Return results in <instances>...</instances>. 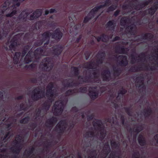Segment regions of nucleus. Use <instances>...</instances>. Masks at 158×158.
<instances>
[{
	"label": "nucleus",
	"mask_w": 158,
	"mask_h": 158,
	"mask_svg": "<svg viewBox=\"0 0 158 158\" xmlns=\"http://www.w3.org/2000/svg\"><path fill=\"white\" fill-rule=\"evenodd\" d=\"M75 126V124L74 123H71L69 125V128H71V129H73Z\"/></svg>",
	"instance_id": "774afa93"
},
{
	"label": "nucleus",
	"mask_w": 158,
	"mask_h": 158,
	"mask_svg": "<svg viewBox=\"0 0 158 158\" xmlns=\"http://www.w3.org/2000/svg\"><path fill=\"white\" fill-rule=\"evenodd\" d=\"M121 123L123 125H125V118L123 115H122L121 117Z\"/></svg>",
	"instance_id": "3c124183"
},
{
	"label": "nucleus",
	"mask_w": 158,
	"mask_h": 158,
	"mask_svg": "<svg viewBox=\"0 0 158 158\" xmlns=\"http://www.w3.org/2000/svg\"><path fill=\"white\" fill-rule=\"evenodd\" d=\"M51 59L49 58H46L43 60V62L41 64V66L43 67L42 69H47L49 67L52 66V62L51 61Z\"/></svg>",
	"instance_id": "ddd939ff"
},
{
	"label": "nucleus",
	"mask_w": 158,
	"mask_h": 158,
	"mask_svg": "<svg viewBox=\"0 0 158 158\" xmlns=\"http://www.w3.org/2000/svg\"><path fill=\"white\" fill-rule=\"evenodd\" d=\"M109 40L108 37L106 35H103L102 36L98 37L97 40L98 41H102L104 42H106Z\"/></svg>",
	"instance_id": "b1692460"
},
{
	"label": "nucleus",
	"mask_w": 158,
	"mask_h": 158,
	"mask_svg": "<svg viewBox=\"0 0 158 158\" xmlns=\"http://www.w3.org/2000/svg\"><path fill=\"white\" fill-rule=\"evenodd\" d=\"M20 55V52H16L13 58V61L15 64H17L18 62L19 57Z\"/></svg>",
	"instance_id": "cd10ccee"
},
{
	"label": "nucleus",
	"mask_w": 158,
	"mask_h": 158,
	"mask_svg": "<svg viewBox=\"0 0 158 158\" xmlns=\"http://www.w3.org/2000/svg\"><path fill=\"white\" fill-rule=\"evenodd\" d=\"M20 108L21 110L26 111L27 110V107L25 106L24 104L23 103H22L20 105Z\"/></svg>",
	"instance_id": "ea45409f"
},
{
	"label": "nucleus",
	"mask_w": 158,
	"mask_h": 158,
	"mask_svg": "<svg viewBox=\"0 0 158 158\" xmlns=\"http://www.w3.org/2000/svg\"><path fill=\"white\" fill-rule=\"evenodd\" d=\"M94 115L92 114L90 115L87 116V120L88 121H91L93 120L94 118Z\"/></svg>",
	"instance_id": "de8ad7c7"
},
{
	"label": "nucleus",
	"mask_w": 158,
	"mask_h": 158,
	"mask_svg": "<svg viewBox=\"0 0 158 158\" xmlns=\"http://www.w3.org/2000/svg\"><path fill=\"white\" fill-rule=\"evenodd\" d=\"M41 113V110L38 109L36 111L35 113V115L37 117H39L40 116Z\"/></svg>",
	"instance_id": "49530a36"
},
{
	"label": "nucleus",
	"mask_w": 158,
	"mask_h": 158,
	"mask_svg": "<svg viewBox=\"0 0 158 158\" xmlns=\"http://www.w3.org/2000/svg\"><path fill=\"white\" fill-rule=\"evenodd\" d=\"M118 59H120L121 60L120 62V64L123 66H125L128 64V62L127 59V57L126 56L121 55L119 56Z\"/></svg>",
	"instance_id": "a211bd4d"
},
{
	"label": "nucleus",
	"mask_w": 158,
	"mask_h": 158,
	"mask_svg": "<svg viewBox=\"0 0 158 158\" xmlns=\"http://www.w3.org/2000/svg\"><path fill=\"white\" fill-rule=\"evenodd\" d=\"M103 59V57H101V58H100L99 60H98L97 61V62L98 63H102V61Z\"/></svg>",
	"instance_id": "0e129e2a"
},
{
	"label": "nucleus",
	"mask_w": 158,
	"mask_h": 158,
	"mask_svg": "<svg viewBox=\"0 0 158 158\" xmlns=\"http://www.w3.org/2000/svg\"><path fill=\"white\" fill-rule=\"evenodd\" d=\"M16 45L15 43H13L10 45L9 46L10 48L11 49L15 50L14 47H15Z\"/></svg>",
	"instance_id": "8fccbe9b"
},
{
	"label": "nucleus",
	"mask_w": 158,
	"mask_h": 158,
	"mask_svg": "<svg viewBox=\"0 0 158 158\" xmlns=\"http://www.w3.org/2000/svg\"><path fill=\"white\" fill-rule=\"evenodd\" d=\"M74 70V74L75 77H78L79 75V70Z\"/></svg>",
	"instance_id": "09e8293b"
},
{
	"label": "nucleus",
	"mask_w": 158,
	"mask_h": 158,
	"mask_svg": "<svg viewBox=\"0 0 158 158\" xmlns=\"http://www.w3.org/2000/svg\"><path fill=\"white\" fill-rule=\"evenodd\" d=\"M23 98V95H20V96H19L17 97L16 98H15V99L17 100H20L22 99Z\"/></svg>",
	"instance_id": "052dcab7"
},
{
	"label": "nucleus",
	"mask_w": 158,
	"mask_h": 158,
	"mask_svg": "<svg viewBox=\"0 0 158 158\" xmlns=\"http://www.w3.org/2000/svg\"><path fill=\"white\" fill-rule=\"evenodd\" d=\"M89 131V134L90 135L91 137H94V132L92 131Z\"/></svg>",
	"instance_id": "338daca9"
},
{
	"label": "nucleus",
	"mask_w": 158,
	"mask_h": 158,
	"mask_svg": "<svg viewBox=\"0 0 158 158\" xmlns=\"http://www.w3.org/2000/svg\"><path fill=\"white\" fill-rule=\"evenodd\" d=\"M74 89H69L65 93V94L67 96H69L75 93Z\"/></svg>",
	"instance_id": "473e14b6"
},
{
	"label": "nucleus",
	"mask_w": 158,
	"mask_h": 158,
	"mask_svg": "<svg viewBox=\"0 0 158 158\" xmlns=\"http://www.w3.org/2000/svg\"><path fill=\"white\" fill-rule=\"evenodd\" d=\"M85 68L87 69H94L91 64L90 62H87L85 64Z\"/></svg>",
	"instance_id": "e433bc0d"
},
{
	"label": "nucleus",
	"mask_w": 158,
	"mask_h": 158,
	"mask_svg": "<svg viewBox=\"0 0 158 158\" xmlns=\"http://www.w3.org/2000/svg\"><path fill=\"white\" fill-rule=\"evenodd\" d=\"M120 153L114 151L110 153L108 158H120Z\"/></svg>",
	"instance_id": "aec40b11"
},
{
	"label": "nucleus",
	"mask_w": 158,
	"mask_h": 158,
	"mask_svg": "<svg viewBox=\"0 0 158 158\" xmlns=\"http://www.w3.org/2000/svg\"><path fill=\"white\" fill-rule=\"evenodd\" d=\"M31 82L33 83H36L37 82V80L36 78H33L31 80Z\"/></svg>",
	"instance_id": "e2e57ef3"
},
{
	"label": "nucleus",
	"mask_w": 158,
	"mask_h": 158,
	"mask_svg": "<svg viewBox=\"0 0 158 158\" xmlns=\"http://www.w3.org/2000/svg\"><path fill=\"white\" fill-rule=\"evenodd\" d=\"M101 74V77L103 81H109L111 79L110 70H104Z\"/></svg>",
	"instance_id": "9b49d317"
},
{
	"label": "nucleus",
	"mask_w": 158,
	"mask_h": 158,
	"mask_svg": "<svg viewBox=\"0 0 158 158\" xmlns=\"http://www.w3.org/2000/svg\"><path fill=\"white\" fill-rule=\"evenodd\" d=\"M85 137L86 138H88L90 137V136L89 131H88L86 132L84 135Z\"/></svg>",
	"instance_id": "4d7b16f0"
},
{
	"label": "nucleus",
	"mask_w": 158,
	"mask_h": 158,
	"mask_svg": "<svg viewBox=\"0 0 158 158\" xmlns=\"http://www.w3.org/2000/svg\"><path fill=\"white\" fill-rule=\"evenodd\" d=\"M154 139L156 140V143L158 144V134H156L154 136Z\"/></svg>",
	"instance_id": "bf43d9fd"
},
{
	"label": "nucleus",
	"mask_w": 158,
	"mask_h": 158,
	"mask_svg": "<svg viewBox=\"0 0 158 158\" xmlns=\"http://www.w3.org/2000/svg\"><path fill=\"white\" fill-rule=\"evenodd\" d=\"M91 154H95V155L93 156H89L88 157V158H96L97 154H96V152L95 150H93L91 151Z\"/></svg>",
	"instance_id": "79ce46f5"
},
{
	"label": "nucleus",
	"mask_w": 158,
	"mask_h": 158,
	"mask_svg": "<svg viewBox=\"0 0 158 158\" xmlns=\"http://www.w3.org/2000/svg\"><path fill=\"white\" fill-rule=\"evenodd\" d=\"M104 6L100 5L99 6L95 7L89 13V15H91L93 16H94V14H96V11H98L99 9L102 8Z\"/></svg>",
	"instance_id": "5701e85b"
},
{
	"label": "nucleus",
	"mask_w": 158,
	"mask_h": 158,
	"mask_svg": "<svg viewBox=\"0 0 158 158\" xmlns=\"http://www.w3.org/2000/svg\"><path fill=\"white\" fill-rule=\"evenodd\" d=\"M50 106V105L48 101H46L42 105V109L46 111H48Z\"/></svg>",
	"instance_id": "6ab92c4d"
},
{
	"label": "nucleus",
	"mask_w": 158,
	"mask_h": 158,
	"mask_svg": "<svg viewBox=\"0 0 158 158\" xmlns=\"http://www.w3.org/2000/svg\"><path fill=\"white\" fill-rule=\"evenodd\" d=\"M138 143L141 146H144L146 144V141L142 135L140 134L138 138Z\"/></svg>",
	"instance_id": "dca6fc26"
},
{
	"label": "nucleus",
	"mask_w": 158,
	"mask_h": 158,
	"mask_svg": "<svg viewBox=\"0 0 158 158\" xmlns=\"http://www.w3.org/2000/svg\"><path fill=\"white\" fill-rule=\"evenodd\" d=\"M55 9H51L49 11L48 10H46L45 11V15H46L48 14L49 13H52L55 12Z\"/></svg>",
	"instance_id": "c03bdc74"
},
{
	"label": "nucleus",
	"mask_w": 158,
	"mask_h": 158,
	"mask_svg": "<svg viewBox=\"0 0 158 158\" xmlns=\"http://www.w3.org/2000/svg\"><path fill=\"white\" fill-rule=\"evenodd\" d=\"M43 48H37L34 52V57H32L31 55L33 53L32 51H30L26 55L25 59L24 62L25 63H28L32 61H36L40 57V56L43 55Z\"/></svg>",
	"instance_id": "f257e3e1"
},
{
	"label": "nucleus",
	"mask_w": 158,
	"mask_h": 158,
	"mask_svg": "<svg viewBox=\"0 0 158 158\" xmlns=\"http://www.w3.org/2000/svg\"><path fill=\"white\" fill-rule=\"evenodd\" d=\"M72 110L76 112H77L78 111V109L76 106L73 107H72Z\"/></svg>",
	"instance_id": "680f3d73"
},
{
	"label": "nucleus",
	"mask_w": 158,
	"mask_h": 158,
	"mask_svg": "<svg viewBox=\"0 0 158 158\" xmlns=\"http://www.w3.org/2000/svg\"><path fill=\"white\" fill-rule=\"evenodd\" d=\"M127 52L126 51L125 49L124 48H121V50L120 51L119 53H120L122 54H126L127 53Z\"/></svg>",
	"instance_id": "603ef678"
},
{
	"label": "nucleus",
	"mask_w": 158,
	"mask_h": 158,
	"mask_svg": "<svg viewBox=\"0 0 158 158\" xmlns=\"http://www.w3.org/2000/svg\"><path fill=\"white\" fill-rule=\"evenodd\" d=\"M54 83L52 82H50L46 87V96L48 99L51 102L54 100Z\"/></svg>",
	"instance_id": "0eeeda50"
},
{
	"label": "nucleus",
	"mask_w": 158,
	"mask_h": 158,
	"mask_svg": "<svg viewBox=\"0 0 158 158\" xmlns=\"http://www.w3.org/2000/svg\"><path fill=\"white\" fill-rule=\"evenodd\" d=\"M18 139L19 141L16 140L14 142L15 145L10 148L11 152L15 154L12 156L11 158H18V156L22 149V144L20 143L21 139L19 138Z\"/></svg>",
	"instance_id": "423d86ee"
},
{
	"label": "nucleus",
	"mask_w": 158,
	"mask_h": 158,
	"mask_svg": "<svg viewBox=\"0 0 158 158\" xmlns=\"http://www.w3.org/2000/svg\"><path fill=\"white\" fill-rule=\"evenodd\" d=\"M102 122L101 120L97 119L95 122H93V125L94 127H96L98 129H100L101 128Z\"/></svg>",
	"instance_id": "412c9836"
},
{
	"label": "nucleus",
	"mask_w": 158,
	"mask_h": 158,
	"mask_svg": "<svg viewBox=\"0 0 158 158\" xmlns=\"http://www.w3.org/2000/svg\"><path fill=\"white\" fill-rule=\"evenodd\" d=\"M91 70H84V75L82 76L80 75L78 77V79L81 83H88L90 79H91L92 74Z\"/></svg>",
	"instance_id": "6e6552de"
},
{
	"label": "nucleus",
	"mask_w": 158,
	"mask_h": 158,
	"mask_svg": "<svg viewBox=\"0 0 158 158\" xmlns=\"http://www.w3.org/2000/svg\"><path fill=\"white\" fill-rule=\"evenodd\" d=\"M62 35V34L59 29H56L53 34H52V32L50 31L44 32L42 35V40L39 45H40L42 44L44 40L48 39L51 36H52V38L56 40H59L61 38Z\"/></svg>",
	"instance_id": "7ed1b4c3"
},
{
	"label": "nucleus",
	"mask_w": 158,
	"mask_h": 158,
	"mask_svg": "<svg viewBox=\"0 0 158 158\" xmlns=\"http://www.w3.org/2000/svg\"><path fill=\"white\" fill-rule=\"evenodd\" d=\"M57 118L53 116L48 119L45 122V126L48 127H52L57 122Z\"/></svg>",
	"instance_id": "f8f14e48"
},
{
	"label": "nucleus",
	"mask_w": 158,
	"mask_h": 158,
	"mask_svg": "<svg viewBox=\"0 0 158 158\" xmlns=\"http://www.w3.org/2000/svg\"><path fill=\"white\" fill-rule=\"evenodd\" d=\"M87 91V89L86 87H81L79 88L78 90V92L85 93H86Z\"/></svg>",
	"instance_id": "2f4dec72"
},
{
	"label": "nucleus",
	"mask_w": 158,
	"mask_h": 158,
	"mask_svg": "<svg viewBox=\"0 0 158 158\" xmlns=\"http://www.w3.org/2000/svg\"><path fill=\"white\" fill-rule=\"evenodd\" d=\"M55 107L54 114L56 116H58L63 112L64 108V103L62 101L56 102L54 105Z\"/></svg>",
	"instance_id": "1a4fd4ad"
},
{
	"label": "nucleus",
	"mask_w": 158,
	"mask_h": 158,
	"mask_svg": "<svg viewBox=\"0 0 158 158\" xmlns=\"http://www.w3.org/2000/svg\"><path fill=\"white\" fill-rule=\"evenodd\" d=\"M89 95L92 100H95L98 96V91L95 90H90L89 91Z\"/></svg>",
	"instance_id": "2eb2a0df"
},
{
	"label": "nucleus",
	"mask_w": 158,
	"mask_h": 158,
	"mask_svg": "<svg viewBox=\"0 0 158 158\" xmlns=\"http://www.w3.org/2000/svg\"><path fill=\"white\" fill-rule=\"evenodd\" d=\"M117 8V6L115 5H113L111 6L108 9L107 11L108 12L112 11L115 10Z\"/></svg>",
	"instance_id": "a19ab883"
},
{
	"label": "nucleus",
	"mask_w": 158,
	"mask_h": 158,
	"mask_svg": "<svg viewBox=\"0 0 158 158\" xmlns=\"http://www.w3.org/2000/svg\"><path fill=\"white\" fill-rule=\"evenodd\" d=\"M114 21H109L107 24V27L108 28H111L114 27Z\"/></svg>",
	"instance_id": "4c0bfd02"
},
{
	"label": "nucleus",
	"mask_w": 158,
	"mask_h": 158,
	"mask_svg": "<svg viewBox=\"0 0 158 158\" xmlns=\"http://www.w3.org/2000/svg\"><path fill=\"white\" fill-rule=\"evenodd\" d=\"M16 11L15 10H14L11 12V13L10 14H8L6 15V16L8 17H10L14 15H15L16 14Z\"/></svg>",
	"instance_id": "37998d69"
},
{
	"label": "nucleus",
	"mask_w": 158,
	"mask_h": 158,
	"mask_svg": "<svg viewBox=\"0 0 158 158\" xmlns=\"http://www.w3.org/2000/svg\"><path fill=\"white\" fill-rule=\"evenodd\" d=\"M156 8L155 7H152L148 10V11L149 14H150L151 15H153L156 11Z\"/></svg>",
	"instance_id": "58836bf2"
},
{
	"label": "nucleus",
	"mask_w": 158,
	"mask_h": 158,
	"mask_svg": "<svg viewBox=\"0 0 158 158\" xmlns=\"http://www.w3.org/2000/svg\"><path fill=\"white\" fill-rule=\"evenodd\" d=\"M114 70V76L115 77H118L121 72L122 70Z\"/></svg>",
	"instance_id": "7c9ffc66"
},
{
	"label": "nucleus",
	"mask_w": 158,
	"mask_h": 158,
	"mask_svg": "<svg viewBox=\"0 0 158 158\" xmlns=\"http://www.w3.org/2000/svg\"><path fill=\"white\" fill-rule=\"evenodd\" d=\"M91 73L92 74L91 79L94 80L97 83H99L101 81L99 78L100 74L96 70H92Z\"/></svg>",
	"instance_id": "4468645a"
},
{
	"label": "nucleus",
	"mask_w": 158,
	"mask_h": 158,
	"mask_svg": "<svg viewBox=\"0 0 158 158\" xmlns=\"http://www.w3.org/2000/svg\"><path fill=\"white\" fill-rule=\"evenodd\" d=\"M100 138L101 140H102L105 138L106 135V133L105 132L104 128L100 130Z\"/></svg>",
	"instance_id": "c756f323"
},
{
	"label": "nucleus",
	"mask_w": 158,
	"mask_h": 158,
	"mask_svg": "<svg viewBox=\"0 0 158 158\" xmlns=\"http://www.w3.org/2000/svg\"><path fill=\"white\" fill-rule=\"evenodd\" d=\"M35 150L34 147H32L30 148L29 150L27 151L25 153L24 155L27 157L29 156Z\"/></svg>",
	"instance_id": "a878e982"
},
{
	"label": "nucleus",
	"mask_w": 158,
	"mask_h": 158,
	"mask_svg": "<svg viewBox=\"0 0 158 158\" xmlns=\"http://www.w3.org/2000/svg\"><path fill=\"white\" fill-rule=\"evenodd\" d=\"M29 117L27 116L20 120L19 122L21 124H25L29 122Z\"/></svg>",
	"instance_id": "c85d7f7f"
},
{
	"label": "nucleus",
	"mask_w": 158,
	"mask_h": 158,
	"mask_svg": "<svg viewBox=\"0 0 158 158\" xmlns=\"http://www.w3.org/2000/svg\"><path fill=\"white\" fill-rule=\"evenodd\" d=\"M110 151L111 149L109 143L108 142L105 143L103 147V151L106 155V156L110 153Z\"/></svg>",
	"instance_id": "f3484780"
},
{
	"label": "nucleus",
	"mask_w": 158,
	"mask_h": 158,
	"mask_svg": "<svg viewBox=\"0 0 158 158\" xmlns=\"http://www.w3.org/2000/svg\"><path fill=\"white\" fill-rule=\"evenodd\" d=\"M30 96L31 99L33 101H38L44 97V90L40 87L35 88L31 91Z\"/></svg>",
	"instance_id": "f03ea898"
},
{
	"label": "nucleus",
	"mask_w": 158,
	"mask_h": 158,
	"mask_svg": "<svg viewBox=\"0 0 158 158\" xmlns=\"http://www.w3.org/2000/svg\"><path fill=\"white\" fill-rule=\"evenodd\" d=\"M152 112V111L151 108L149 107L143 111V115L145 117L148 118L151 115Z\"/></svg>",
	"instance_id": "4be33fe9"
},
{
	"label": "nucleus",
	"mask_w": 158,
	"mask_h": 158,
	"mask_svg": "<svg viewBox=\"0 0 158 158\" xmlns=\"http://www.w3.org/2000/svg\"><path fill=\"white\" fill-rule=\"evenodd\" d=\"M68 126V123L65 120L60 121L56 125L55 131L59 133L58 135L60 136L65 131Z\"/></svg>",
	"instance_id": "20e7f679"
},
{
	"label": "nucleus",
	"mask_w": 158,
	"mask_h": 158,
	"mask_svg": "<svg viewBox=\"0 0 158 158\" xmlns=\"http://www.w3.org/2000/svg\"><path fill=\"white\" fill-rule=\"evenodd\" d=\"M10 132L9 131L6 132V133L4 137L3 138L2 140L4 141L6 139V138L10 135Z\"/></svg>",
	"instance_id": "a18cd8bd"
},
{
	"label": "nucleus",
	"mask_w": 158,
	"mask_h": 158,
	"mask_svg": "<svg viewBox=\"0 0 158 158\" xmlns=\"http://www.w3.org/2000/svg\"><path fill=\"white\" fill-rule=\"evenodd\" d=\"M12 124V123H8L6 124V128L8 129V130H10L11 128L10 127L11 126Z\"/></svg>",
	"instance_id": "13d9d810"
},
{
	"label": "nucleus",
	"mask_w": 158,
	"mask_h": 158,
	"mask_svg": "<svg viewBox=\"0 0 158 158\" xmlns=\"http://www.w3.org/2000/svg\"><path fill=\"white\" fill-rule=\"evenodd\" d=\"M73 81L71 82H68L66 83V85H64L65 86H66L67 87H72L73 86Z\"/></svg>",
	"instance_id": "864d4df0"
},
{
	"label": "nucleus",
	"mask_w": 158,
	"mask_h": 158,
	"mask_svg": "<svg viewBox=\"0 0 158 158\" xmlns=\"http://www.w3.org/2000/svg\"><path fill=\"white\" fill-rule=\"evenodd\" d=\"M139 154V152H137L135 153L133 155V156L135 158H139V157L137 156H138Z\"/></svg>",
	"instance_id": "6e6d98bb"
},
{
	"label": "nucleus",
	"mask_w": 158,
	"mask_h": 158,
	"mask_svg": "<svg viewBox=\"0 0 158 158\" xmlns=\"http://www.w3.org/2000/svg\"><path fill=\"white\" fill-rule=\"evenodd\" d=\"M111 147L113 148H116L119 147V145L118 143H117L116 141H111Z\"/></svg>",
	"instance_id": "c9c22d12"
},
{
	"label": "nucleus",
	"mask_w": 158,
	"mask_h": 158,
	"mask_svg": "<svg viewBox=\"0 0 158 158\" xmlns=\"http://www.w3.org/2000/svg\"><path fill=\"white\" fill-rule=\"evenodd\" d=\"M135 81L137 84L136 85L139 88L140 87L139 90V92L141 93L146 89V87L144 83V77L143 76H140L137 77L135 78Z\"/></svg>",
	"instance_id": "9d476101"
},
{
	"label": "nucleus",
	"mask_w": 158,
	"mask_h": 158,
	"mask_svg": "<svg viewBox=\"0 0 158 158\" xmlns=\"http://www.w3.org/2000/svg\"><path fill=\"white\" fill-rule=\"evenodd\" d=\"M128 19L126 17L122 18L120 20V24L121 25L125 27L126 26L127 23Z\"/></svg>",
	"instance_id": "bb28decb"
},
{
	"label": "nucleus",
	"mask_w": 158,
	"mask_h": 158,
	"mask_svg": "<svg viewBox=\"0 0 158 158\" xmlns=\"http://www.w3.org/2000/svg\"><path fill=\"white\" fill-rule=\"evenodd\" d=\"M90 18H89L88 17H86L85 18L84 22L85 23L87 22L89 19Z\"/></svg>",
	"instance_id": "69168bd1"
},
{
	"label": "nucleus",
	"mask_w": 158,
	"mask_h": 158,
	"mask_svg": "<svg viewBox=\"0 0 158 158\" xmlns=\"http://www.w3.org/2000/svg\"><path fill=\"white\" fill-rule=\"evenodd\" d=\"M141 131H142L141 128H140V129H139L138 127H137L136 128L134 132L137 133H138Z\"/></svg>",
	"instance_id": "5fc2aeb1"
},
{
	"label": "nucleus",
	"mask_w": 158,
	"mask_h": 158,
	"mask_svg": "<svg viewBox=\"0 0 158 158\" xmlns=\"http://www.w3.org/2000/svg\"><path fill=\"white\" fill-rule=\"evenodd\" d=\"M42 14V11L40 9L36 10L35 12L31 15L29 18H28V14L25 11H23L19 16L20 19H23V20L27 18L28 19L32 20L36 19L39 17Z\"/></svg>",
	"instance_id": "39448f33"
},
{
	"label": "nucleus",
	"mask_w": 158,
	"mask_h": 158,
	"mask_svg": "<svg viewBox=\"0 0 158 158\" xmlns=\"http://www.w3.org/2000/svg\"><path fill=\"white\" fill-rule=\"evenodd\" d=\"M131 106H130L129 107H124V108L125 111L129 116H131Z\"/></svg>",
	"instance_id": "f704fd0d"
},
{
	"label": "nucleus",
	"mask_w": 158,
	"mask_h": 158,
	"mask_svg": "<svg viewBox=\"0 0 158 158\" xmlns=\"http://www.w3.org/2000/svg\"><path fill=\"white\" fill-rule=\"evenodd\" d=\"M127 92V91L126 89L122 88V89L118 92V96L117 97V98L118 99L120 100L121 98V96L120 95V94H121L122 95H124Z\"/></svg>",
	"instance_id": "393cba45"
},
{
	"label": "nucleus",
	"mask_w": 158,
	"mask_h": 158,
	"mask_svg": "<svg viewBox=\"0 0 158 158\" xmlns=\"http://www.w3.org/2000/svg\"><path fill=\"white\" fill-rule=\"evenodd\" d=\"M29 126L31 130H33L37 127V124L36 123L31 122L29 123Z\"/></svg>",
	"instance_id": "72a5a7b5"
}]
</instances>
